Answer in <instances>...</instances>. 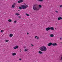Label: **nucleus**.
<instances>
[{
    "label": "nucleus",
    "instance_id": "obj_1",
    "mask_svg": "<svg viewBox=\"0 0 62 62\" xmlns=\"http://www.w3.org/2000/svg\"><path fill=\"white\" fill-rule=\"evenodd\" d=\"M21 7L19 8L20 9H25L26 8L28 7V6L26 4L22 5L21 6Z\"/></svg>",
    "mask_w": 62,
    "mask_h": 62
},
{
    "label": "nucleus",
    "instance_id": "obj_2",
    "mask_svg": "<svg viewBox=\"0 0 62 62\" xmlns=\"http://www.w3.org/2000/svg\"><path fill=\"white\" fill-rule=\"evenodd\" d=\"M40 49L41 51L42 52H45L47 50V48L44 46H41Z\"/></svg>",
    "mask_w": 62,
    "mask_h": 62
},
{
    "label": "nucleus",
    "instance_id": "obj_3",
    "mask_svg": "<svg viewBox=\"0 0 62 62\" xmlns=\"http://www.w3.org/2000/svg\"><path fill=\"white\" fill-rule=\"evenodd\" d=\"M37 5L36 4H35L34 5L33 9H34V10H38L39 9V8H37Z\"/></svg>",
    "mask_w": 62,
    "mask_h": 62
},
{
    "label": "nucleus",
    "instance_id": "obj_4",
    "mask_svg": "<svg viewBox=\"0 0 62 62\" xmlns=\"http://www.w3.org/2000/svg\"><path fill=\"white\" fill-rule=\"evenodd\" d=\"M23 1V0H20L18 2V3H22Z\"/></svg>",
    "mask_w": 62,
    "mask_h": 62
},
{
    "label": "nucleus",
    "instance_id": "obj_5",
    "mask_svg": "<svg viewBox=\"0 0 62 62\" xmlns=\"http://www.w3.org/2000/svg\"><path fill=\"white\" fill-rule=\"evenodd\" d=\"M58 20H62V18L61 17H59L58 18Z\"/></svg>",
    "mask_w": 62,
    "mask_h": 62
},
{
    "label": "nucleus",
    "instance_id": "obj_6",
    "mask_svg": "<svg viewBox=\"0 0 62 62\" xmlns=\"http://www.w3.org/2000/svg\"><path fill=\"white\" fill-rule=\"evenodd\" d=\"M46 31H48V30H50V28L49 27L48 28H46Z\"/></svg>",
    "mask_w": 62,
    "mask_h": 62
},
{
    "label": "nucleus",
    "instance_id": "obj_7",
    "mask_svg": "<svg viewBox=\"0 0 62 62\" xmlns=\"http://www.w3.org/2000/svg\"><path fill=\"white\" fill-rule=\"evenodd\" d=\"M16 5V4L14 3V4L12 5V7L13 8H14L15 7V5Z\"/></svg>",
    "mask_w": 62,
    "mask_h": 62
},
{
    "label": "nucleus",
    "instance_id": "obj_8",
    "mask_svg": "<svg viewBox=\"0 0 62 62\" xmlns=\"http://www.w3.org/2000/svg\"><path fill=\"white\" fill-rule=\"evenodd\" d=\"M13 35V34H10L9 37H12Z\"/></svg>",
    "mask_w": 62,
    "mask_h": 62
},
{
    "label": "nucleus",
    "instance_id": "obj_9",
    "mask_svg": "<svg viewBox=\"0 0 62 62\" xmlns=\"http://www.w3.org/2000/svg\"><path fill=\"white\" fill-rule=\"evenodd\" d=\"M52 43H50L49 44H48V46H51V45H52Z\"/></svg>",
    "mask_w": 62,
    "mask_h": 62
},
{
    "label": "nucleus",
    "instance_id": "obj_10",
    "mask_svg": "<svg viewBox=\"0 0 62 62\" xmlns=\"http://www.w3.org/2000/svg\"><path fill=\"white\" fill-rule=\"evenodd\" d=\"M52 45L53 46H56V45H57V44L56 43H55L53 44Z\"/></svg>",
    "mask_w": 62,
    "mask_h": 62
},
{
    "label": "nucleus",
    "instance_id": "obj_11",
    "mask_svg": "<svg viewBox=\"0 0 62 62\" xmlns=\"http://www.w3.org/2000/svg\"><path fill=\"white\" fill-rule=\"evenodd\" d=\"M12 55L13 56L15 55H16V53H14L12 54Z\"/></svg>",
    "mask_w": 62,
    "mask_h": 62
},
{
    "label": "nucleus",
    "instance_id": "obj_12",
    "mask_svg": "<svg viewBox=\"0 0 62 62\" xmlns=\"http://www.w3.org/2000/svg\"><path fill=\"white\" fill-rule=\"evenodd\" d=\"M50 30L51 29V30H54V28L53 27H51L50 28Z\"/></svg>",
    "mask_w": 62,
    "mask_h": 62
},
{
    "label": "nucleus",
    "instance_id": "obj_13",
    "mask_svg": "<svg viewBox=\"0 0 62 62\" xmlns=\"http://www.w3.org/2000/svg\"><path fill=\"white\" fill-rule=\"evenodd\" d=\"M8 21L9 22H10L12 21V20L11 19H9L8 20Z\"/></svg>",
    "mask_w": 62,
    "mask_h": 62
},
{
    "label": "nucleus",
    "instance_id": "obj_14",
    "mask_svg": "<svg viewBox=\"0 0 62 62\" xmlns=\"http://www.w3.org/2000/svg\"><path fill=\"white\" fill-rule=\"evenodd\" d=\"M50 36L51 37H54V35L53 34H51L50 35Z\"/></svg>",
    "mask_w": 62,
    "mask_h": 62
},
{
    "label": "nucleus",
    "instance_id": "obj_15",
    "mask_svg": "<svg viewBox=\"0 0 62 62\" xmlns=\"http://www.w3.org/2000/svg\"><path fill=\"white\" fill-rule=\"evenodd\" d=\"M39 54H42V52L40 51H39Z\"/></svg>",
    "mask_w": 62,
    "mask_h": 62
},
{
    "label": "nucleus",
    "instance_id": "obj_16",
    "mask_svg": "<svg viewBox=\"0 0 62 62\" xmlns=\"http://www.w3.org/2000/svg\"><path fill=\"white\" fill-rule=\"evenodd\" d=\"M15 15H17V16H18V15H20V14L18 13H16L15 14Z\"/></svg>",
    "mask_w": 62,
    "mask_h": 62
},
{
    "label": "nucleus",
    "instance_id": "obj_17",
    "mask_svg": "<svg viewBox=\"0 0 62 62\" xmlns=\"http://www.w3.org/2000/svg\"><path fill=\"white\" fill-rule=\"evenodd\" d=\"M26 14L27 16H30V15H29L27 14Z\"/></svg>",
    "mask_w": 62,
    "mask_h": 62
},
{
    "label": "nucleus",
    "instance_id": "obj_18",
    "mask_svg": "<svg viewBox=\"0 0 62 62\" xmlns=\"http://www.w3.org/2000/svg\"><path fill=\"white\" fill-rule=\"evenodd\" d=\"M39 8H40L41 7V6L40 5H39Z\"/></svg>",
    "mask_w": 62,
    "mask_h": 62
},
{
    "label": "nucleus",
    "instance_id": "obj_19",
    "mask_svg": "<svg viewBox=\"0 0 62 62\" xmlns=\"http://www.w3.org/2000/svg\"><path fill=\"white\" fill-rule=\"evenodd\" d=\"M3 32H4V31H3V30H1V31L0 32H1V33H3Z\"/></svg>",
    "mask_w": 62,
    "mask_h": 62
},
{
    "label": "nucleus",
    "instance_id": "obj_20",
    "mask_svg": "<svg viewBox=\"0 0 62 62\" xmlns=\"http://www.w3.org/2000/svg\"><path fill=\"white\" fill-rule=\"evenodd\" d=\"M28 51V49H25V52H26V51Z\"/></svg>",
    "mask_w": 62,
    "mask_h": 62
},
{
    "label": "nucleus",
    "instance_id": "obj_21",
    "mask_svg": "<svg viewBox=\"0 0 62 62\" xmlns=\"http://www.w3.org/2000/svg\"><path fill=\"white\" fill-rule=\"evenodd\" d=\"M9 41V40H6V42H8V41Z\"/></svg>",
    "mask_w": 62,
    "mask_h": 62
},
{
    "label": "nucleus",
    "instance_id": "obj_22",
    "mask_svg": "<svg viewBox=\"0 0 62 62\" xmlns=\"http://www.w3.org/2000/svg\"><path fill=\"white\" fill-rule=\"evenodd\" d=\"M35 38H37V39H39V38L38 37H37V36H35Z\"/></svg>",
    "mask_w": 62,
    "mask_h": 62
},
{
    "label": "nucleus",
    "instance_id": "obj_23",
    "mask_svg": "<svg viewBox=\"0 0 62 62\" xmlns=\"http://www.w3.org/2000/svg\"><path fill=\"white\" fill-rule=\"evenodd\" d=\"M16 48L17 49V48H18V46H16Z\"/></svg>",
    "mask_w": 62,
    "mask_h": 62
},
{
    "label": "nucleus",
    "instance_id": "obj_24",
    "mask_svg": "<svg viewBox=\"0 0 62 62\" xmlns=\"http://www.w3.org/2000/svg\"><path fill=\"white\" fill-rule=\"evenodd\" d=\"M39 0V1H43V0Z\"/></svg>",
    "mask_w": 62,
    "mask_h": 62
},
{
    "label": "nucleus",
    "instance_id": "obj_25",
    "mask_svg": "<svg viewBox=\"0 0 62 62\" xmlns=\"http://www.w3.org/2000/svg\"><path fill=\"white\" fill-rule=\"evenodd\" d=\"M14 49H16V47H14Z\"/></svg>",
    "mask_w": 62,
    "mask_h": 62
},
{
    "label": "nucleus",
    "instance_id": "obj_26",
    "mask_svg": "<svg viewBox=\"0 0 62 62\" xmlns=\"http://www.w3.org/2000/svg\"><path fill=\"white\" fill-rule=\"evenodd\" d=\"M55 12H56L57 13V12H58V11H55Z\"/></svg>",
    "mask_w": 62,
    "mask_h": 62
},
{
    "label": "nucleus",
    "instance_id": "obj_27",
    "mask_svg": "<svg viewBox=\"0 0 62 62\" xmlns=\"http://www.w3.org/2000/svg\"><path fill=\"white\" fill-rule=\"evenodd\" d=\"M14 23H16V21H14Z\"/></svg>",
    "mask_w": 62,
    "mask_h": 62
},
{
    "label": "nucleus",
    "instance_id": "obj_28",
    "mask_svg": "<svg viewBox=\"0 0 62 62\" xmlns=\"http://www.w3.org/2000/svg\"><path fill=\"white\" fill-rule=\"evenodd\" d=\"M62 7V5H61L60 6V7Z\"/></svg>",
    "mask_w": 62,
    "mask_h": 62
},
{
    "label": "nucleus",
    "instance_id": "obj_29",
    "mask_svg": "<svg viewBox=\"0 0 62 62\" xmlns=\"http://www.w3.org/2000/svg\"><path fill=\"white\" fill-rule=\"evenodd\" d=\"M19 18H21V16H19Z\"/></svg>",
    "mask_w": 62,
    "mask_h": 62
},
{
    "label": "nucleus",
    "instance_id": "obj_30",
    "mask_svg": "<svg viewBox=\"0 0 62 62\" xmlns=\"http://www.w3.org/2000/svg\"><path fill=\"white\" fill-rule=\"evenodd\" d=\"M27 35H28V33H27Z\"/></svg>",
    "mask_w": 62,
    "mask_h": 62
},
{
    "label": "nucleus",
    "instance_id": "obj_31",
    "mask_svg": "<svg viewBox=\"0 0 62 62\" xmlns=\"http://www.w3.org/2000/svg\"><path fill=\"white\" fill-rule=\"evenodd\" d=\"M31 45V46H33V45Z\"/></svg>",
    "mask_w": 62,
    "mask_h": 62
},
{
    "label": "nucleus",
    "instance_id": "obj_32",
    "mask_svg": "<svg viewBox=\"0 0 62 62\" xmlns=\"http://www.w3.org/2000/svg\"><path fill=\"white\" fill-rule=\"evenodd\" d=\"M19 60H21V59H20Z\"/></svg>",
    "mask_w": 62,
    "mask_h": 62
},
{
    "label": "nucleus",
    "instance_id": "obj_33",
    "mask_svg": "<svg viewBox=\"0 0 62 62\" xmlns=\"http://www.w3.org/2000/svg\"><path fill=\"white\" fill-rule=\"evenodd\" d=\"M60 39H62L61 38H60Z\"/></svg>",
    "mask_w": 62,
    "mask_h": 62
}]
</instances>
